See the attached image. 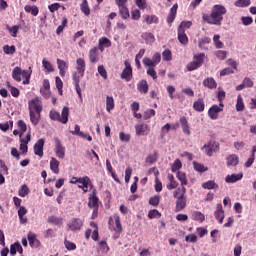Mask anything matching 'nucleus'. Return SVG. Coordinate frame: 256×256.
I'll list each match as a JSON object with an SVG mask.
<instances>
[{"mask_svg":"<svg viewBox=\"0 0 256 256\" xmlns=\"http://www.w3.org/2000/svg\"><path fill=\"white\" fill-rule=\"evenodd\" d=\"M227 13V8L223 5L216 4L212 7L211 14H203L202 19L208 25H221L223 23V15Z\"/></svg>","mask_w":256,"mask_h":256,"instance_id":"nucleus-1","label":"nucleus"},{"mask_svg":"<svg viewBox=\"0 0 256 256\" xmlns=\"http://www.w3.org/2000/svg\"><path fill=\"white\" fill-rule=\"evenodd\" d=\"M31 73H33V71L31 70V67L29 68V70H23L21 69V67L16 66L12 70V79H14V81H17V83H21V77H22L24 79L23 85H29L31 81Z\"/></svg>","mask_w":256,"mask_h":256,"instance_id":"nucleus-2","label":"nucleus"},{"mask_svg":"<svg viewBox=\"0 0 256 256\" xmlns=\"http://www.w3.org/2000/svg\"><path fill=\"white\" fill-rule=\"evenodd\" d=\"M49 117L52 121H58V123H62V125H67L69 122V107L64 106L61 113L57 112V110H51Z\"/></svg>","mask_w":256,"mask_h":256,"instance_id":"nucleus-3","label":"nucleus"},{"mask_svg":"<svg viewBox=\"0 0 256 256\" xmlns=\"http://www.w3.org/2000/svg\"><path fill=\"white\" fill-rule=\"evenodd\" d=\"M109 227L110 231H115L114 239H119V235L123 233V226L121 225V217H119L117 214H113L109 218Z\"/></svg>","mask_w":256,"mask_h":256,"instance_id":"nucleus-4","label":"nucleus"},{"mask_svg":"<svg viewBox=\"0 0 256 256\" xmlns=\"http://www.w3.org/2000/svg\"><path fill=\"white\" fill-rule=\"evenodd\" d=\"M193 59L194 60L187 65V71H195L202 67L205 59V53L195 54Z\"/></svg>","mask_w":256,"mask_h":256,"instance_id":"nucleus-5","label":"nucleus"},{"mask_svg":"<svg viewBox=\"0 0 256 256\" xmlns=\"http://www.w3.org/2000/svg\"><path fill=\"white\" fill-rule=\"evenodd\" d=\"M173 197L176 199L175 213L183 211L187 207V197L179 195V191H175Z\"/></svg>","mask_w":256,"mask_h":256,"instance_id":"nucleus-6","label":"nucleus"},{"mask_svg":"<svg viewBox=\"0 0 256 256\" xmlns=\"http://www.w3.org/2000/svg\"><path fill=\"white\" fill-rule=\"evenodd\" d=\"M142 63L145 67H157V65L161 63V54L159 52H156L153 55L152 59L149 57H144Z\"/></svg>","mask_w":256,"mask_h":256,"instance_id":"nucleus-7","label":"nucleus"},{"mask_svg":"<svg viewBox=\"0 0 256 256\" xmlns=\"http://www.w3.org/2000/svg\"><path fill=\"white\" fill-rule=\"evenodd\" d=\"M28 110L29 112H38L41 113L43 111V103L41 102V98L35 97L34 99L28 102Z\"/></svg>","mask_w":256,"mask_h":256,"instance_id":"nucleus-8","label":"nucleus"},{"mask_svg":"<svg viewBox=\"0 0 256 256\" xmlns=\"http://www.w3.org/2000/svg\"><path fill=\"white\" fill-rule=\"evenodd\" d=\"M125 68L123 69L122 73L120 74L121 79L124 81H131L133 79V68L131 67V63L127 60L124 61Z\"/></svg>","mask_w":256,"mask_h":256,"instance_id":"nucleus-9","label":"nucleus"},{"mask_svg":"<svg viewBox=\"0 0 256 256\" xmlns=\"http://www.w3.org/2000/svg\"><path fill=\"white\" fill-rule=\"evenodd\" d=\"M83 77H85V75H82L79 72H74L72 74V81L75 85L76 93L81 99H83V94L81 93V86L79 85V83H81V79H83Z\"/></svg>","mask_w":256,"mask_h":256,"instance_id":"nucleus-10","label":"nucleus"},{"mask_svg":"<svg viewBox=\"0 0 256 256\" xmlns=\"http://www.w3.org/2000/svg\"><path fill=\"white\" fill-rule=\"evenodd\" d=\"M224 107L225 106L223 103H220L219 105H212V107H210L208 110V117H210L213 121L219 119V113L223 111Z\"/></svg>","mask_w":256,"mask_h":256,"instance_id":"nucleus-11","label":"nucleus"},{"mask_svg":"<svg viewBox=\"0 0 256 256\" xmlns=\"http://www.w3.org/2000/svg\"><path fill=\"white\" fill-rule=\"evenodd\" d=\"M135 131L138 137L147 136L149 133H151V127H149L148 124L141 122L135 125Z\"/></svg>","mask_w":256,"mask_h":256,"instance_id":"nucleus-12","label":"nucleus"},{"mask_svg":"<svg viewBox=\"0 0 256 256\" xmlns=\"http://www.w3.org/2000/svg\"><path fill=\"white\" fill-rule=\"evenodd\" d=\"M203 149H205V153L208 157H212L213 153H217V151H219V142H209L204 145Z\"/></svg>","mask_w":256,"mask_h":256,"instance_id":"nucleus-13","label":"nucleus"},{"mask_svg":"<svg viewBox=\"0 0 256 256\" xmlns=\"http://www.w3.org/2000/svg\"><path fill=\"white\" fill-rule=\"evenodd\" d=\"M67 227L70 231H81V228L83 227V220L73 218L70 222H68Z\"/></svg>","mask_w":256,"mask_h":256,"instance_id":"nucleus-14","label":"nucleus"},{"mask_svg":"<svg viewBox=\"0 0 256 256\" xmlns=\"http://www.w3.org/2000/svg\"><path fill=\"white\" fill-rule=\"evenodd\" d=\"M214 217L218 223L223 224V219H225V211L223 210V204H217L216 211H214Z\"/></svg>","mask_w":256,"mask_h":256,"instance_id":"nucleus-15","label":"nucleus"},{"mask_svg":"<svg viewBox=\"0 0 256 256\" xmlns=\"http://www.w3.org/2000/svg\"><path fill=\"white\" fill-rule=\"evenodd\" d=\"M43 147H45V140L41 138L34 144V154L43 157Z\"/></svg>","mask_w":256,"mask_h":256,"instance_id":"nucleus-16","label":"nucleus"},{"mask_svg":"<svg viewBox=\"0 0 256 256\" xmlns=\"http://www.w3.org/2000/svg\"><path fill=\"white\" fill-rule=\"evenodd\" d=\"M88 207L93 209H99V198L97 192L94 190L89 197Z\"/></svg>","mask_w":256,"mask_h":256,"instance_id":"nucleus-17","label":"nucleus"},{"mask_svg":"<svg viewBox=\"0 0 256 256\" xmlns=\"http://www.w3.org/2000/svg\"><path fill=\"white\" fill-rule=\"evenodd\" d=\"M111 47V40H109V38L107 37H101L98 40V49L99 51H101V53H103V51H105V48Z\"/></svg>","mask_w":256,"mask_h":256,"instance_id":"nucleus-18","label":"nucleus"},{"mask_svg":"<svg viewBox=\"0 0 256 256\" xmlns=\"http://www.w3.org/2000/svg\"><path fill=\"white\" fill-rule=\"evenodd\" d=\"M27 239L29 241L30 247H39L41 245V241L37 239V235L33 232L28 233Z\"/></svg>","mask_w":256,"mask_h":256,"instance_id":"nucleus-19","label":"nucleus"},{"mask_svg":"<svg viewBox=\"0 0 256 256\" xmlns=\"http://www.w3.org/2000/svg\"><path fill=\"white\" fill-rule=\"evenodd\" d=\"M55 154L58 159H65V147L61 144V141H56Z\"/></svg>","mask_w":256,"mask_h":256,"instance_id":"nucleus-20","label":"nucleus"},{"mask_svg":"<svg viewBox=\"0 0 256 256\" xmlns=\"http://www.w3.org/2000/svg\"><path fill=\"white\" fill-rule=\"evenodd\" d=\"M177 9H179V5L174 4L172 8L170 9V12L167 16V24L171 25L173 21H175V17H177Z\"/></svg>","mask_w":256,"mask_h":256,"instance_id":"nucleus-21","label":"nucleus"},{"mask_svg":"<svg viewBox=\"0 0 256 256\" xmlns=\"http://www.w3.org/2000/svg\"><path fill=\"white\" fill-rule=\"evenodd\" d=\"M57 65L59 69V73L61 77H65V73H67V69H69V65L62 59H57Z\"/></svg>","mask_w":256,"mask_h":256,"instance_id":"nucleus-22","label":"nucleus"},{"mask_svg":"<svg viewBox=\"0 0 256 256\" xmlns=\"http://www.w3.org/2000/svg\"><path fill=\"white\" fill-rule=\"evenodd\" d=\"M226 163L228 167H237L239 165V156L231 154L226 158Z\"/></svg>","mask_w":256,"mask_h":256,"instance_id":"nucleus-23","label":"nucleus"},{"mask_svg":"<svg viewBox=\"0 0 256 256\" xmlns=\"http://www.w3.org/2000/svg\"><path fill=\"white\" fill-rule=\"evenodd\" d=\"M194 111H198V113H203L205 111V101L203 98H198L197 101L193 103Z\"/></svg>","mask_w":256,"mask_h":256,"instance_id":"nucleus-24","label":"nucleus"},{"mask_svg":"<svg viewBox=\"0 0 256 256\" xmlns=\"http://www.w3.org/2000/svg\"><path fill=\"white\" fill-rule=\"evenodd\" d=\"M241 179H243V173L231 174L225 177L226 183H237V181H241Z\"/></svg>","mask_w":256,"mask_h":256,"instance_id":"nucleus-25","label":"nucleus"},{"mask_svg":"<svg viewBox=\"0 0 256 256\" xmlns=\"http://www.w3.org/2000/svg\"><path fill=\"white\" fill-rule=\"evenodd\" d=\"M168 181L170 183H168L166 185V188L168 189V191H173V189H177V187L179 186V183L175 181V176H173V174H168Z\"/></svg>","mask_w":256,"mask_h":256,"instance_id":"nucleus-26","label":"nucleus"},{"mask_svg":"<svg viewBox=\"0 0 256 256\" xmlns=\"http://www.w3.org/2000/svg\"><path fill=\"white\" fill-rule=\"evenodd\" d=\"M178 31V41L181 45H187L189 43V37L185 33V30L177 29Z\"/></svg>","mask_w":256,"mask_h":256,"instance_id":"nucleus-27","label":"nucleus"},{"mask_svg":"<svg viewBox=\"0 0 256 256\" xmlns=\"http://www.w3.org/2000/svg\"><path fill=\"white\" fill-rule=\"evenodd\" d=\"M29 141H31V134H28L26 136V139H20V151H22V153H27V151L29 150V147L27 146L29 144Z\"/></svg>","mask_w":256,"mask_h":256,"instance_id":"nucleus-28","label":"nucleus"},{"mask_svg":"<svg viewBox=\"0 0 256 256\" xmlns=\"http://www.w3.org/2000/svg\"><path fill=\"white\" fill-rule=\"evenodd\" d=\"M89 59L92 63H97L99 61V48L94 47L90 49Z\"/></svg>","mask_w":256,"mask_h":256,"instance_id":"nucleus-29","label":"nucleus"},{"mask_svg":"<svg viewBox=\"0 0 256 256\" xmlns=\"http://www.w3.org/2000/svg\"><path fill=\"white\" fill-rule=\"evenodd\" d=\"M203 85L207 87V89H217V82L213 77H208L204 79Z\"/></svg>","mask_w":256,"mask_h":256,"instance_id":"nucleus-30","label":"nucleus"},{"mask_svg":"<svg viewBox=\"0 0 256 256\" xmlns=\"http://www.w3.org/2000/svg\"><path fill=\"white\" fill-rule=\"evenodd\" d=\"M142 39L145 40L146 45H153V43H155V35L151 32H144Z\"/></svg>","mask_w":256,"mask_h":256,"instance_id":"nucleus-31","label":"nucleus"},{"mask_svg":"<svg viewBox=\"0 0 256 256\" xmlns=\"http://www.w3.org/2000/svg\"><path fill=\"white\" fill-rule=\"evenodd\" d=\"M47 223H49L50 225H57V226L63 225V218L52 215L47 218Z\"/></svg>","mask_w":256,"mask_h":256,"instance_id":"nucleus-32","label":"nucleus"},{"mask_svg":"<svg viewBox=\"0 0 256 256\" xmlns=\"http://www.w3.org/2000/svg\"><path fill=\"white\" fill-rule=\"evenodd\" d=\"M76 69L77 72L80 73L81 75H85V59L83 58H78L76 60Z\"/></svg>","mask_w":256,"mask_h":256,"instance_id":"nucleus-33","label":"nucleus"},{"mask_svg":"<svg viewBox=\"0 0 256 256\" xmlns=\"http://www.w3.org/2000/svg\"><path fill=\"white\" fill-rule=\"evenodd\" d=\"M137 89L140 93L147 94L149 92V84H147V80H141L137 85Z\"/></svg>","mask_w":256,"mask_h":256,"instance_id":"nucleus-34","label":"nucleus"},{"mask_svg":"<svg viewBox=\"0 0 256 256\" xmlns=\"http://www.w3.org/2000/svg\"><path fill=\"white\" fill-rule=\"evenodd\" d=\"M30 121L34 125H39V121H41V112H29Z\"/></svg>","mask_w":256,"mask_h":256,"instance_id":"nucleus-35","label":"nucleus"},{"mask_svg":"<svg viewBox=\"0 0 256 256\" xmlns=\"http://www.w3.org/2000/svg\"><path fill=\"white\" fill-rule=\"evenodd\" d=\"M59 165H60L59 160H57L56 158H51V160H50V169L56 175H59Z\"/></svg>","mask_w":256,"mask_h":256,"instance_id":"nucleus-36","label":"nucleus"},{"mask_svg":"<svg viewBox=\"0 0 256 256\" xmlns=\"http://www.w3.org/2000/svg\"><path fill=\"white\" fill-rule=\"evenodd\" d=\"M143 17H144L145 23L147 25H152V23H155V24L159 23V17H157V15H155V14L144 15Z\"/></svg>","mask_w":256,"mask_h":256,"instance_id":"nucleus-37","label":"nucleus"},{"mask_svg":"<svg viewBox=\"0 0 256 256\" xmlns=\"http://www.w3.org/2000/svg\"><path fill=\"white\" fill-rule=\"evenodd\" d=\"M115 109V100L113 99V96H107L106 97V111L108 113H111Z\"/></svg>","mask_w":256,"mask_h":256,"instance_id":"nucleus-38","label":"nucleus"},{"mask_svg":"<svg viewBox=\"0 0 256 256\" xmlns=\"http://www.w3.org/2000/svg\"><path fill=\"white\" fill-rule=\"evenodd\" d=\"M192 219L193 221H198V223H203V221H205V214L199 211H194L192 212Z\"/></svg>","mask_w":256,"mask_h":256,"instance_id":"nucleus-39","label":"nucleus"},{"mask_svg":"<svg viewBox=\"0 0 256 256\" xmlns=\"http://www.w3.org/2000/svg\"><path fill=\"white\" fill-rule=\"evenodd\" d=\"M119 9V14L121 15L122 19H129L131 17V14H129V8L127 6H120L118 7Z\"/></svg>","mask_w":256,"mask_h":256,"instance_id":"nucleus-40","label":"nucleus"},{"mask_svg":"<svg viewBox=\"0 0 256 256\" xmlns=\"http://www.w3.org/2000/svg\"><path fill=\"white\" fill-rule=\"evenodd\" d=\"M80 9L84 15L88 17V15H91V9L89 8V3L87 0H83L82 3L80 4Z\"/></svg>","mask_w":256,"mask_h":256,"instance_id":"nucleus-41","label":"nucleus"},{"mask_svg":"<svg viewBox=\"0 0 256 256\" xmlns=\"http://www.w3.org/2000/svg\"><path fill=\"white\" fill-rule=\"evenodd\" d=\"M202 189H219V184L215 183L213 180H210L202 184Z\"/></svg>","mask_w":256,"mask_h":256,"instance_id":"nucleus-42","label":"nucleus"},{"mask_svg":"<svg viewBox=\"0 0 256 256\" xmlns=\"http://www.w3.org/2000/svg\"><path fill=\"white\" fill-rule=\"evenodd\" d=\"M235 7L245 8L251 5V0H236L234 2Z\"/></svg>","mask_w":256,"mask_h":256,"instance_id":"nucleus-43","label":"nucleus"},{"mask_svg":"<svg viewBox=\"0 0 256 256\" xmlns=\"http://www.w3.org/2000/svg\"><path fill=\"white\" fill-rule=\"evenodd\" d=\"M236 111H245V103H243V97L241 95L237 97Z\"/></svg>","mask_w":256,"mask_h":256,"instance_id":"nucleus-44","label":"nucleus"},{"mask_svg":"<svg viewBox=\"0 0 256 256\" xmlns=\"http://www.w3.org/2000/svg\"><path fill=\"white\" fill-rule=\"evenodd\" d=\"M148 67L146 70L147 75H149V77H152V79L154 81H156L157 79V72L155 71V66H146Z\"/></svg>","mask_w":256,"mask_h":256,"instance_id":"nucleus-45","label":"nucleus"},{"mask_svg":"<svg viewBox=\"0 0 256 256\" xmlns=\"http://www.w3.org/2000/svg\"><path fill=\"white\" fill-rule=\"evenodd\" d=\"M42 67H44L48 73H53L54 71L53 64H51V62L47 61L45 58L42 60Z\"/></svg>","mask_w":256,"mask_h":256,"instance_id":"nucleus-46","label":"nucleus"},{"mask_svg":"<svg viewBox=\"0 0 256 256\" xmlns=\"http://www.w3.org/2000/svg\"><path fill=\"white\" fill-rule=\"evenodd\" d=\"M161 217V212L157 209L150 210L148 212V218L149 219H159Z\"/></svg>","mask_w":256,"mask_h":256,"instance_id":"nucleus-47","label":"nucleus"},{"mask_svg":"<svg viewBox=\"0 0 256 256\" xmlns=\"http://www.w3.org/2000/svg\"><path fill=\"white\" fill-rule=\"evenodd\" d=\"M181 167H183V165L181 164V160L176 159L171 166L172 173H177V171H179V169H181Z\"/></svg>","mask_w":256,"mask_h":256,"instance_id":"nucleus-48","label":"nucleus"},{"mask_svg":"<svg viewBox=\"0 0 256 256\" xmlns=\"http://www.w3.org/2000/svg\"><path fill=\"white\" fill-rule=\"evenodd\" d=\"M177 179L180 180L181 182V186L183 187V185H187L188 181H187V175L181 171H179L177 173Z\"/></svg>","mask_w":256,"mask_h":256,"instance_id":"nucleus-49","label":"nucleus"},{"mask_svg":"<svg viewBox=\"0 0 256 256\" xmlns=\"http://www.w3.org/2000/svg\"><path fill=\"white\" fill-rule=\"evenodd\" d=\"M55 83H56V89H58V92L60 95H63V80L59 76L55 78Z\"/></svg>","mask_w":256,"mask_h":256,"instance_id":"nucleus-50","label":"nucleus"},{"mask_svg":"<svg viewBox=\"0 0 256 256\" xmlns=\"http://www.w3.org/2000/svg\"><path fill=\"white\" fill-rule=\"evenodd\" d=\"M157 151H155L153 154H150L147 158H146V163H149L150 165H153V163H157Z\"/></svg>","mask_w":256,"mask_h":256,"instance_id":"nucleus-51","label":"nucleus"},{"mask_svg":"<svg viewBox=\"0 0 256 256\" xmlns=\"http://www.w3.org/2000/svg\"><path fill=\"white\" fill-rule=\"evenodd\" d=\"M193 166H194L195 171H197L198 173H205V171H207V167H205L201 163L194 162Z\"/></svg>","mask_w":256,"mask_h":256,"instance_id":"nucleus-52","label":"nucleus"},{"mask_svg":"<svg viewBox=\"0 0 256 256\" xmlns=\"http://www.w3.org/2000/svg\"><path fill=\"white\" fill-rule=\"evenodd\" d=\"M119 139L122 143H129V141H131V134H125V132H120Z\"/></svg>","mask_w":256,"mask_h":256,"instance_id":"nucleus-53","label":"nucleus"},{"mask_svg":"<svg viewBox=\"0 0 256 256\" xmlns=\"http://www.w3.org/2000/svg\"><path fill=\"white\" fill-rule=\"evenodd\" d=\"M81 184V187H89V184L91 183V178L89 176L80 177L79 182Z\"/></svg>","mask_w":256,"mask_h":256,"instance_id":"nucleus-54","label":"nucleus"},{"mask_svg":"<svg viewBox=\"0 0 256 256\" xmlns=\"http://www.w3.org/2000/svg\"><path fill=\"white\" fill-rule=\"evenodd\" d=\"M192 25H193V22H191V21H182L180 23V25L178 26V29L185 31V29H191Z\"/></svg>","mask_w":256,"mask_h":256,"instance_id":"nucleus-55","label":"nucleus"},{"mask_svg":"<svg viewBox=\"0 0 256 256\" xmlns=\"http://www.w3.org/2000/svg\"><path fill=\"white\" fill-rule=\"evenodd\" d=\"M0 174L9 175V168L3 160H0Z\"/></svg>","mask_w":256,"mask_h":256,"instance_id":"nucleus-56","label":"nucleus"},{"mask_svg":"<svg viewBox=\"0 0 256 256\" xmlns=\"http://www.w3.org/2000/svg\"><path fill=\"white\" fill-rule=\"evenodd\" d=\"M135 5L141 9V11H145L147 9V0H135Z\"/></svg>","mask_w":256,"mask_h":256,"instance_id":"nucleus-57","label":"nucleus"},{"mask_svg":"<svg viewBox=\"0 0 256 256\" xmlns=\"http://www.w3.org/2000/svg\"><path fill=\"white\" fill-rule=\"evenodd\" d=\"M3 51L6 55H14L16 49H15V46H9V45H6L3 47Z\"/></svg>","mask_w":256,"mask_h":256,"instance_id":"nucleus-58","label":"nucleus"},{"mask_svg":"<svg viewBox=\"0 0 256 256\" xmlns=\"http://www.w3.org/2000/svg\"><path fill=\"white\" fill-rule=\"evenodd\" d=\"M67 23H68L67 18H63L61 25L57 27V30H56L57 35H61V32L65 29V27H67Z\"/></svg>","mask_w":256,"mask_h":256,"instance_id":"nucleus-59","label":"nucleus"},{"mask_svg":"<svg viewBox=\"0 0 256 256\" xmlns=\"http://www.w3.org/2000/svg\"><path fill=\"white\" fill-rule=\"evenodd\" d=\"M211 43V38L204 37L198 40V46L200 49H203V45H209Z\"/></svg>","mask_w":256,"mask_h":256,"instance_id":"nucleus-60","label":"nucleus"},{"mask_svg":"<svg viewBox=\"0 0 256 256\" xmlns=\"http://www.w3.org/2000/svg\"><path fill=\"white\" fill-rule=\"evenodd\" d=\"M17 125H18V129H20V131L22 132L20 134V137H21V135H23V133L27 131V124L25 123V121L19 120Z\"/></svg>","mask_w":256,"mask_h":256,"instance_id":"nucleus-61","label":"nucleus"},{"mask_svg":"<svg viewBox=\"0 0 256 256\" xmlns=\"http://www.w3.org/2000/svg\"><path fill=\"white\" fill-rule=\"evenodd\" d=\"M159 201H161L159 196L151 197L149 199V205H152V207H157L159 205Z\"/></svg>","mask_w":256,"mask_h":256,"instance_id":"nucleus-62","label":"nucleus"},{"mask_svg":"<svg viewBox=\"0 0 256 256\" xmlns=\"http://www.w3.org/2000/svg\"><path fill=\"white\" fill-rule=\"evenodd\" d=\"M162 57L164 61H171V59H173L171 50L169 49L164 50V52L162 53Z\"/></svg>","mask_w":256,"mask_h":256,"instance_id":"nucleus-63","label":"nucleus"},{"mask_svg":"<svg viewBox=\"0 0 256 256\" xmlns=\"http://www.w3.org/2000/svg\"><path fill=\"white\" fill-rule=\"evenodd\" d=\"M151 117H155V110L154 109H148L144 113V120L147 121V119H151Z\"/></svg>","mask_w":256,"mask_h":256,"instance_id":"nucleus-64","label":"nucleus"}]
</instances>
